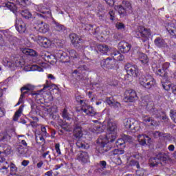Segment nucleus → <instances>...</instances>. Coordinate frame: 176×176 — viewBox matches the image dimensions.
<instances>
[{
    "label": "nucleus",
    "instance_id": "1",
    "mask_svg": "<svg viewBox=\"0 0 176 176\" xmlns=\"http://www.w3.org/2000/svg\"><path fill=\"white\" fill-rule=\"evenodd\" d=\"M140 84L146 89H152L156 85V80L151 75L142 76L139 78Z\"/></svg>",
    "mask_w": 176,
    "mask_h": 176
},
{
    "label": "nucleus",
    "instance_id": "2",
    "mask_svg": "<svg viewBox=\"0 0 176 176\" xmlns=\"http://www.w3.org/2000/svg\"><path fill=\"white\" fill-rule=\"evenodd\" d=\"M152 32L151 29L146 28L143 26H138L135 32V36L136 38H144V39H148L151 36Z\"/></svg>",
    "mask_w": 176,
    "mask_h": 176
},
{
    "label": "nucleus",
    "instance_id": "3",
    "mask_svg": "<svg viewBox=\"0 0 176 176\" xmlns=\"http://www.w3.org/2000/svg\"><path fill=\"white\" fill-rule=\"evenodd\" d=\"M107 131L109 138H116V134H118V124L109 120L107 122Z\"/></svg>",
    "mask_w": 176,
    "mask_h": 176
},
{
    "label": "nucleus",
    "instance_id": "4",
    "mask_svg": "<svg viewBox=\"0 0 176 176\" xmlns=\"http://www.w3.org/2000/svg\"><path fill=\"white\" fill-rule=\"evenodd\" d=\"M124 69L129 76H133V78L138 76V67L135 65L126 63L124 66Z\"/></svg>",
    "mask_w": 176,
    "mask_h": 176
},
{
    "label": "nucleus",
    "instance_id": "5",
    "mask_svg": "<svg viewBox=\"0 0 176 176\" xmlns=\"http://www.w3.org/2000/svg\"><path fill=\"white\" fill-rule=\"evenodd\" d=\"M126 96L124 100L126 102H134L136 100H138L137 92L133 89H129L125 92Z\"/></svg>",
    "mask_w": 176,
    "mask_h": 176
},
{
    "label": "nucleus",
    "instance_id": "6",
    "mask_svg": "<svg viewBox=\"0 0 176 176\" xmlns=\"http://www.w3.org/2000/svg\"><path fill=\"white\" fill-rule=\"evenodd\" d=\"M82 104L81 111L88 115V116H94L97 113L94 111L93 107L86 104L85 102L83 103V100H80Z\"/></svg>",
    "mask_w": 176,
    "mask_h": 176
},
{
    "label": "nucleus",
    "instance_id": "7",
    "mask_svg": "<svg viewBox=\"0 0 176 176\" xmlns=\"http://www.w3.org/2000/svg\"><path fill=\"white\" fill-rule=\"evenodd\" d=\"M77 160L81 164H87L90 162V155L86 151H80L77 155Z\"/></svg>",
    "mask_w": 176,
    "mask_h": 176
},
{
    "label": "nucleus",
    "instance_id": "8",
    "mask_svg": "<svg viewBox=\"0 0 176 176\" xmlns=\"http://www.w3.org/2000/svg\"><path fill=\"white\" fill-rule=\"evenodd\" d=\"M101 65L107 69H112L116 65V61L112 58H107L101 61Z\"/></svg>",
    "mask_w": 176,
    "mask_h": 176
},
{
    "label": "nucleus",
    "instance_id": "9",
    "mask_svg": "<svg viewBox=\"0 0 176 176\" xmlns=\"http://www.w3.org/2000/svg\"><path fill=\"white\" fill-rule=\"evenodd\" d=\"M14 62L10 60V59L8 58H3V64L5 65V67H8V68H12L14 67H21V62L18 60H15Z\"/></svg>",
    "mask_w": 176,
    "mask_h": 176
},
{
    "label": "nucleus",
    "instance_id": "10",
    "mask_svg": "<svg viewBox=\"0 0 176 176\" xmlns=\"http://www.w3.org/2000/svg\"><path fill=\"white\" fill-rule=\"evenodd\" d=\"M13 135H16V131L14 129H9L3 132V142H8L11 140Z\"/></svg>",
    "mask_w": 176,
    "mask_h": 176
},
{
    "label": "nucleus",
    "instance_id": "11",
    "mask_svg": "<svg viewBox=\"0 0 176 176\" xmlns=\"http://www.w3.org/2000/svg\"><path fill=\"white\" fill-rule=\"evenodd\" d=\"M16 30L19 32V34H24L27 31V25L21 19H18L16 21L15 23Z\"/></svg>",
    "mask_w": 176,
    "mask_h": 176
},
{
    "label": "nucleus",
    "instance_id": "12",
    "mask_svg": "<svg viewBox=\"0 0 176 176\" xmlns=\"http://www.w3.org/2000/svg\"><path fill=\"white\" fill-rule=\"evenodd\" d=\"M109 142L108 139L107 138H104V139L100 138L98 140V144H99L100 147H99V153H104V152H107V144Z\"/></svg>",
    "mask_w": 176,
    "mask_h": 176
},
{
    "label": "nucleus",
    "instance_id": "13",
    "mask_svg": "<svg viewBox=\"0 0 176 176\" xmlns=\"http://www.w3.org/2000/svg\"><path fill=\"white\" fill-rule=\"evenodd\" d=\"M118 49L121 53H129L131 49V45L127 42L121 41L118 44Z\"/></svg>",
    "mask_w": 176,
    "mask_h": 176
},
{
    "label": "nucleus",
    "instance_id": "14",
    "mask_svg": "<svg viewBox=\"0 0 176 176\" xmlns=\"http://www.w3.org/2000/svg\"><path fill=\"white\" fill-rule=\"evenodd\" d=\"M0 164H1V168H0V171L3 174H8L9 172V164L8 162L5 161V158L0 157Z\"/></svg>",
    "mask_w": 176,
    "mask_h": 176
},
{
    "label": "nucleus",
    "instance_id": "15",
    "mask_svg": "<svg viewBox=\"0 0 176 176\" xmlns=\"http://www.w3.org/2000/svg\"><path fill=\"white\" fill-rule=\"evenodd\" d=\"M37 43L40 46H43V47H49V46L52 45V41H50V40L46 37H42L41 36L38 37Z\"/></svg>",
    "mask_w": 176,
    "mask_h": 176
},
{
    "label": "nucleus",
    "instance_id": "16",
    "mask_svg": "<svg viewBox=\"0 0 176 176\" xmlns=\"http://www.w3.org/2000/svg\"><path fill=\"white\" fill-rule=\"evenodd\" d=\"M73 135L76 140H80L83 137V131H82V127L80 126H75L73 131Z\"/></svg>",
    "mask_w": 176,
    "mask_h": 176
},
{
    "label": "nucleus",
    "instance_id": "17",
    "mask_svg": "<svg viewBox=\"0 0 176 176\" xmlns=\"http://www.w3.org/2000/svg\"><path fill=\"white\" fill-rule=\"evenodd\" d=\"M10 153H12V147L10 146H0V155H2V156H8V155H10Z\"/></svg>",
    "mask_w": 176,
    "mask_h": 176
},
{
    "label": "nucleus",
    "instance_id": "18",
    "mask_svg": "<svg viewBox=\"0 0 176 176\" xmlns=\"http://www.w3.org/2000/svg\"><path fill=\"white\" fill-rule=\"evenodd\" d=\"M70 39L72 43L75 46H78L79 43H82V38L78 37L76 34H72L70 35Z\"/></svg>",
    "mask_w": 176,
    "mask_h": 176
},
{
    "label": "nucleus",
    "instance_id": "19",
    "mask_svg": "<svg viewBox=\"0 0 176 176\" xmlns=\"http://www.w3.org/2000/svg\"><path fill=\"white\" fill-rule=\"evenodd\" d=\"M111 56L113 58L114 61H123L124 60V56L118 51L111 53Z\"/></svg>",
    "mask_w": 176,
    "mask_h": 176
},
{
    "label": "nucleus",
    "instance_id": "20",
    "mask_svg": "<svg viewBox=\"0 0 176 176\" xmlns=\"http://www.w3.org/2000/svg\"><path fill=\"white\" fill-rule=\"evenodd\" d=\"M142 120L144 123H151V126H157V122L153 120V118L149 116H143Z\"/></svg>",
    "mask_w": 176,
    "mask_h": 176
},
{
    "label": "nucleus",
    "instance_id": "21",
    "mask_svg": "<svg viewBox=\"0 0 176 176\" xmlns=\"http://www.w3.org/2000/svg\"><path fill=\"white\" fill-rule=\"evenodd\" d=\"M38 30L39 32H41V34H46V32L49 31V25L41 22L40 24L38 25Z\"/></svg>",
    "mask_w": 176,
    "mask_h": 176
},
{
    "label": "nucleus",
    "instance_id": "22",
    "mask_svg": "<svg viewBox=\"0 0 176 176\" xmlns=\"http://www.w3.org/2000/svg\"><path fill=\"white\" fill-rule=\"evenodd\" d=\"M157 157L161 162H167V160H170V153H160L157 155Z\"/></svg>",
    "mask_w": 176,
    "mask_h": 176
},
{
    "label": "nucleus",
    "instance_id": "23",
    "mask_svg": "<svg viewBox=\"0 0 176 176\" xmlns=\"http://www.w3.org/2000/svg\"><path fill=\"white\" fill-rule=\"evenodd\" d=\"M154 43L157 47H166V46H167L166 41H164V40L160 37L155 38Z\"/></svg>",
    "mask_w": 176,
    "mask_h": 176
},
{
    "label": "nucleus",
    "instance_id": "24",
    "mask_svg": "<svg viewBox=\"0 0 176 176\" xmlns=\"http://www.w3.org/2000/svg\"><path fill=\"white\" fill-rule=\"evenodd\" d=\"M46 84H47V85H45L43 89L39 90V91H34V92H32L31 96H32L33 97L35 96V98H38L39 97H42V94H41L42 91L43 90H46V89L50 87L48 80L46 81Z\"/></svg>",
    "mask_w": 176,
    "mask_h": 176
},
{
    "label": "nucleus",
    "instance_id": "25",
    "mask_svg": "<svg viewBox=\"0 0 176 176\" xmlns=\"http://www.w3.org/2000/svg\"><path fill=\"white\" fill-rule=\"evenodd\" d=\"M25 71L26 72H30V71H43L42 67L36 65H26L24 67Z\"/></svg>",
    "mask_w": 176,
    "mask_h": 176
},
{
    "label": "nucleus",
    "instance_id": "26",
    "mask_svg": "<svg viewBox=\"0 0 176 176\" xmlns=\"http://www.w3.org/2000/svg\"><path fill=\"white\" fill-rule=\"evenodd\" d=\"M21 50L22 53H23V54H25L26 56H31L32 57H34V56H36V52H35L32 49L22 48Z\"/></svg>",
    "mask_w": 176,
    "mask_h": 176
},
{
    "label": "nucleus",
    "instance_id": "27",
    "mask_svg": "<svg viewBox=\"0 0 176 176\" xmlns=\"http://www.w3.org/2000/svg\"><path fill=\"white\" fill-rule=\"evenodd\" d=\"M97 50L102 54H107V53L109 52V47H108V46L105 45H99L97 46Z\"/></svg>",
    "mask_w": 176,
    "mask_h": 176
},
{
    "label": "nucleus",
    "instance_id": "28",
    "mask_svg": "<svg viewBox=\"0 0 176 176\" xmlns=\"http://www.w3.org/2000/svg\"><path fill=\"white\" fill-rule=\"evenodd\" d=\"M146 138H148V141H151V138L146 135H139L138 136V140L140 145H145L146 144Z\"/></svg>",
    "mask_w": 176,
    "mask_h": 176
},
{
    "label": "nucleus",
    "instance_id": "29",
    "mask_svg": "<svg viewBox=\"0 0 176 176\" xmlns=\"http://www.w3.org/2000/svg\"><path fill=\"white\" fill-rule=\"evenodd\" d=\"M23 109H24V106L21 105L19 107V109L15 112V114L13 117V120L14 122H17L19 120V118L21 116V113H23Z\"/></svg>",
    "mask_w": 176,
    "mask_h": 176
},
{
    "label": "nucleus",
    "instance_id": "30",
    "mask_svg": "<svg viewBox=\"0 0 176 176\" xmlns=\"http://www.w3.org/2000/svg\"><path fill=\"white\" fill-rule=\"evenodd\" d=\"M116 10H118L120 16H126L129 13V11L123 6H116Z\"/></svg>",
    "mask_w": 176,
    "mask_h": 176
},
{
    "label": "nucleus",
    "instance_id": "31",
    "mask_svg": "<svg viewBox=\"0 0 176 176\" xmlns=\"http://www.w3.org/2000/svg\"><path fill=\"white\" fill-rule=\"evenodd\" d=\"M95 123H96L93 128V132L96 133V134H98L100 133H102V129L101 127V124L98 122V121H94Z\"/></svg>",
    "mask_w": 176,
    "mask_h": 176
},
{
    "label": "nucleus",
    "instance_id": "32",
    "mask_svg": "<svg viewBox=\"0 0 176 176\" xmlns=\"http://www.w3.org/2000/svg\"><path fill=\"white\" fill-rule=\"evenodd\" d=\"M135 120L130 119V118H126L123 121V124L126 129H129L131 130V127L133 126V122H134Z\"/></svg>",
    "mask_w": 176,
    "mask_h": 176
},
{
    "label": "nucleus",
    "instance_id": "33",
    "mask_svg": "<svg viewBox=\"0 0 176 176\" xmlns=\"http://www.w3.org/2000/svg\"><path fill=\"white\" fill-rule=\"evenodd\" d=\"M139 60L142 62V64L148 63V56L144 53H139Z\"/></svg>",
    "mask_w": 176,
    "mask_h": 176
},
{
    "label": "nucleus",
    "instance_id": "34",
    "mask_svg": "<svg viewBox=\"0 0 176 176\" xmlns=\"http://www.w3.org/2000/svg\"><path fill=\"white\" fill-rule=\"evenodd\" d=\"M54 28L55 31H58V32L65 31V27H64V25L56 22L54 23Z\"/></svg>",
    "mask_w": 176,
    "mask_h": 176
},
{
    "label": "nucleus",
    "instance_id": "35",
    "mask_svg": "<svg viewBox=\"0 0 176 176\" xmlns=\"http://www.w3.org/2000/svg\"><path fill=\"white\" fill-rule=\"evenodd\" d=\"M6 8L8 9H10L11 12H13L14 13L15 12H17V6H16L12 2H8L6 4Z\"/></svg>",
    "mask_w": 176,
    "mask_h": 176
},
{
    "label": "nucleus",
    "instance_id": "36",
    "mask_svg": "<svg viewBox=\"0 0 176 176\" xmlns=\"http://www.w3.org/2000/svg\"><path fill=\"white\" fill-rule=\"evenodd\" d=\"M157 75H159L160 76H162V78H168V74L166 72V70L164 69H159L157 72H156Z\"/></svg>",
    "mask_w": 176,
    "mask_h": 176
},
{
    "label": "nucleus",
    "instance_id": "37",
    "mask_svg": "<svg viewBox=\"0 0 176 176\" xmlns=\"http://www.w3.org/2000/svg\"><path fill=\"white\" fill-rule=\"evenodd\" d=\"M122 6L130 13V10H131V3L130 1H123Z\"/></svg>",
    "mask_w": 176,
    "mask_h": 176
},
{
    "label": "nucleus",
    "instance_id": "38",
    "mask_svg": "<svg viewBox=\"0 0 176 176\" xmlns=\"http://www.w3.org/2000/svg\"><path fill=\"white\" fill-rule=\"evenodd\" d=\"M21 14L23 17H24V19H31V17L32 16V14H31V12H30V11H28V10H25L22 11L21 12Z\"/></svg>",
    "mask_w": 176,
    "mask_h": 176
},
{
    "label": "nucleus",
    "instance_id": "39",
    "mask_svg": "<svg viewBox=\"0 0 176 176\" xmlns=\"http://www.w3.org/2000/svg\"><path fill=\"white\" fill-rule=\"evenodd\" d=\"M131 130L133 131H138L140 130V123H138V121L134 120V122H132Z\"/></svg>",
    "mask_w": 176,
    "mask_h": 176
},
{
    "label": "nucleus",
    "instance_id": "40",
    "mask_svg": "<svg viewBox=\"0 0 176 176\" xmlns=\"http://www.w3.org/2000/svg\"><path fill=\"white\" fill-rule=\"evenodd\" d=\"M35 89V87L31 84H28L25 85L24 87L21 88V91H24V90H28L29 91H31Z\"/></svg>",
    "mask_w": 176,
    "mask_h": 176
},
{
    "label": "nucleus",
    "instance_id": "41",
    "mask_svg": "<svg viewBox=\"0 0 176 176\" xmlns=\"http://www.w3.org/2000/svg\"><path fill=\"white\" fill-rule=\"evenodd\" d=\"M9 167L10 174L16 175V173H17V167H16V165H14V164L13 163H11L10 164H9Z\"/></svg>",
    "mask_w": 176,
    "mask_h": 176
},
{
    "label": "nucleus",
    "instance_id": "42",
    "mask_svg": "<svg viewBox=\"0 0 176 176\" xmlns=\"http://www.w3.org/2000/svg\"><path fill=\"white\" fill-rule=\"evenodd\" d=\"M69 56L71 57V58H79V54H78V53L76 52V51L74 50H71L69 52Z\"/></svg>",
    "mask_w": 176,
    "mask_h": 176
},
{
    "label": "nucleus",
    "instance_id": "43",
    "mask_svg": "<svg viewBox=\"0 0 176 176\" xmlns=\"http://www.w3.org/2000/svg\"><path fill=\"white\" fill-rule=\"evenodd\" d=\"M62 116L63 119H66L67 120H71V117L69 116V113H68V110L67 109H64Z\"/></svg>",
    "mask_w": 176,
    "mask_h": 176
},
{
    "label": "nucleus",
    "instance_id": "44",
    "mask_svg": "<svg viewBox=\"0 0 176 176\" xmlns=\"http://www.w3.org/2000/svg\"><path fill=\"white\" fill-rule=\"evenodd\" d=\"M112 155L114 156H119L120 155H123L124 153V150L122 149H115L113 151H111Z\"/></svg>",
    "mask_w": 176,
    "mask_h": 176
},
{
    "label": "nucleus",
    "instance_id": "45",
    "mask_svg": "<svg viewBox=\"0 0 176 176\" xmlns=\"http://www.w3.org/2000/svg\"><path fill=\"white\" fill-rule=\"evenodd\" d=\"M16 151L19 155H25V149L23 146H19Z\"/></svg>",
    "mask_w": 176,
    "mask_h": 176
},
{
    "label": "nucleus",
    "instance_id": "46",
    "mask_svg": "<svg viewBox=\"0 0 176 176\" xmlns=\"http://www.w3.org/2000/svg\"><path fill=\"white\" fill-rule=\"evenodd\" d=\"M149 164L151 167H157V165L159 164V161L155 158L153 159V161H152V159H151Z\"/></svg>",
    "mask_w": 176,
    "mask_h": 176
},
{
    "label": "nucleus",
    "instance_id": "47",
    "mask_svg": "<svg viewBox=\"0 0 176 176\" xmlns=\"http://www.w3.org/2000/svg\"><path fill=\"white\" fill-rule=\"evenodd\" d=\"M62 129L65 130V131H69L71 130V127L69 126V124L67 122H63L61 125Z\"/></svg>",
    "mask_w": 176,
    "mask_h": 176
},
{
    "label": "nucleus",
    "instance_id": "48",
    "mask_svg": "<svg viewBox=\"0 0 176 176\" xmlns=\"http://www.w3.org/2000/svg\"><path fill=\"white\" fill-rule=\"evenodd\" d=\"M76 145L78 148H82V149H89V144H85L83 143L78 142L76 143Z\"/></svg>",
    "mask_w": 176,
    "mask_h": 176
},
{
    "label": "nucleus",
    "instance_id": "49",
    "mask_svg": "<svg viewBox=\"0 0 176 176\" xmlns=\"http://www.w3.org/2000/svg\"><path fill=\"white\" fill-rule=\"evenodd\" d=\"M153 137H154V138H159L160 137H164V133H162L159 131H155L154 133H153Z\"/></svg>",
    "mask_w": 176,
    "mask_h": 176
},
{
    "label": "nucleus",
    "instance_id": "50",
    "mask_svg": "<svg viewBox=\"0 0 176 176\" xmlns=\"http://www.w3.org/2000/svg\"><path fill=\"white\" fill-rule=\"evenodd\" d=\"M56 57H57V58H63V57H65V54L63 51H58L56 54Z\"/></svg>",
    "mask_w": 176,
    "mask_h": 176
},
{
    "label": "nucleus",
    "instance_id": "51",
    "mask_svg": "<svg viewBox=\"0 0 176 176\" xmlns=\"http://www.w3.org/2000/svg\"><path fill=\"white\" fill-rule=\"evenodd\" d=\"M55 149L58 155L60 156V155H61V150H60V143H56L55 144Z\"/></svg>",
    "mask_w": 176,
    "mask_h": 176
},
{
    "label": "nucleus",
    "instance_id": "52",
    "mask_svg": "<svg viewBox=\"0 0 176 176\" xmlns=\"http://www.w3.org/2000/svg\"><path fill=\"white\" fill-rule=\"evenodd\" d=\"M116 27L117 30H123V29H124V24H123L122 23H120V22H118L116 24Z\"/></svg>",
    "mask_w": 176,
    "mask_h": 176
},
{
    "label": "nucleus",
    "instance_id": "53",
    "mask_svg": "<svg viewBox=\"0 0 176 176\" xmlns=\"http://www.w3.org/2000/svg\"><path fill=\"white\" fill-rule=\"evenodd\" d=\"M162 87L164 89V90H166L167 91H168V90H170V89H171V85L170 84H167L166 82L162 84Z\"/></svg>",
    "mask_w": 176,
    "mask_h": 176
},
{
    "label": "nucleus",
    "instance_id": "54",
    "mask_svg": "<svg viewBox=\"0 0 176 176\" xmlns=\"http://www.w3.org/2000/svg\"><path fill=\"white\" fill-rule=\"evenodd\" d=\"M16 3L21 6H25L27 5V0H16Z\"/></svg>",
    "mask_w": 176,
    "mask_h": 176
},
{
    "label": "nucleus",
    "instance_id": "55",
    "mask_svg": "<svg viewBox=\"0 0 176 176\" xmlns=\"http://www.w3.org/2000/svg\"><path fill=\"white\" fill-rule=\"evenodd\" d=\"M36 141H40V144H42V142H45V139L41 135H36Z\"/></svg>",
    "mask_w": 176,
    "mask_h": 176
},
{
    "label": "nucleus",
    "instance_id": "56",
    "mask_svg": "<svg viewBox=\"0 0 176 176\" xmlns=\"http://www.w3.org/2000/svg\"><path fill=\"white\" fill-rule=\"evenodd\" d=\"M144 174H145L144 169H139L136 171V175L138 176H144Z\"/></svg>",
    "mask_w": 176,
    "mask_h": 176
},
{
    "label": "nucleus",
    "instance_id": "57",
    "mask_svg": "<svg viewBox=\"0 0 176 176\" xmlns=\"http://www.w3.org/2000/svg\"><path fill=\"white\" fill-rule=\"evenodd\" d=\"M109 14L110 15V20H112V21L115 20V17H116L115 11L111 10L109 12Z\"/></svg>",
    "mask_w": 176,
    "mask_h": 176
},
{
    "label": "nucleus",
    "instance_id": "58",
    "mask_svg": "<svg viewBox=\"0 0 176 176\" xmlns=\"http://www.w3.org/2000/svg\"><path fill=\"white\" fill-rule=\"evenodd\" d=\"M42 57L45 61H49V60H50V55L49 54H43Z\"/></svg>",
    "mask_w": 176,
    "mask_h": 176
},
{
    "label": "nucleus",
    "instance_id": "59",
    "mask_svg": "<svg viewBox=\"0 0 176 176\" xmlns=\"http://www.w3.org/2000/svg\"><path fill=\"white\" fill-rule=\"evenodd\" d=\"M167 31H168V32L172 36H176V31L175 32H174V30H172V29H170V28H167Z\"/></svg>",
    "mask_w": 176,
    "mask_h": 176
},
{
    "label": "nucleus",
    "instance_id": "60",
    "mask_svg": "<svg viewBox=\"0 0 176 176\" xmlns=\"http://www.w3.org/2000/svg\"><path fill=\"white\" fill-rule=\"evenodd\" d=\"M106 3L109 5V6H113L115 5V0H104Z\"/></svg>",
    "mask_w": 176,
    "mask_h": 176
},
{
    "label": "nucleus",
    "instance_id": "61",
    "mask_svg": "<svg viewBox=\"0 0 176 176\" xmlns=\"http://www.w3.org/2000/svg\"><path fill=\"white\" fill-rule=\"evenodd\" d=\"M106 101H107V104L109 105H111V107L113 104V98H107Z\"/></svg>",
    "mask_w": 176,
    "mask_h": 176
},
{
    "label": "nucleus",
    "instance_id": "62",
    "mask_svg": "<svg viewBox=\"0 0 176 176\" xmlns=\"http://www.w3.org/2000/svg\"><path fill=\"white\" fill-rule=\"evenodd\" d=\"M169 67H170V63H165L162 65V69L166 71Z\"/></svg>",
    "mask_w": 176,
    "mask_h": 176
},
{
    "label": "nucleus",
    "instance_id": "63",
    "mask_svg": "<svg viewBox=\"0 0 176 176\" xmlns=\"http://www.w3.org/2000/svg\"><path fill=\"white\" fill-rule=\"evenodd\" d=\"M100 167H102V168H106V167H107V162H105V161H100Z\"/></svg>",
    "mask_w": 176,
    "mask_h": 176
},
{
    "label": "nucleus",
    "instance_id": "64",
    "mask_svg": "<svg viewBox=\"0 0 176 176\" xmlns=\"http://www.w3.org/2000/svg\"><path fill=\"white\" fill-rule=\"evenodd\" d=\"M172 92L176 96V85H172Z\"/></svg>",
    "mask_w": 176,
    "mask_h": 176
}]
</instances>
